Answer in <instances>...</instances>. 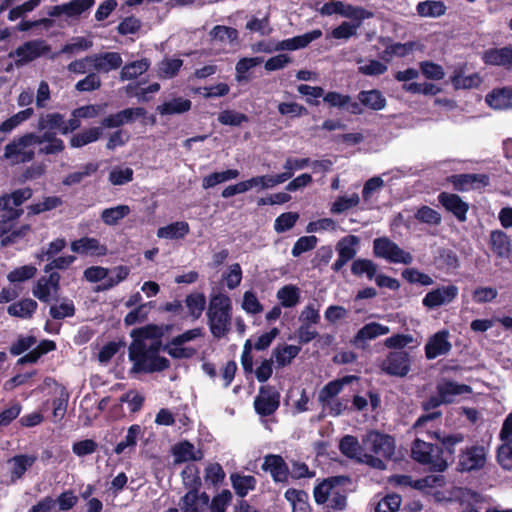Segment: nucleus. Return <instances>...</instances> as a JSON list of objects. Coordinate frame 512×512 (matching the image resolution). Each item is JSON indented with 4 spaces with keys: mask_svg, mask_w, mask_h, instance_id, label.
<instances>
[{
    "mask_svg": "<svg viewBox=\"0 0 512 512\" xmlns=\"http://www.w3.org/2000/svg\"><path fill=\"white\" fill-rule=\"evenodd\" d=\"M350 481L348 476L338 475L323 479L313 489L314 500L318 505L327 504L333 511H343L347 506V494L344 488Z\"/></svg>",
    "mask_w": 512,
    "mask_h": 512,
    "instance_id": "nucleus-1",
    "label": "nucleus"
},
{
    "mask_svg": "<svg viewBox=\"0 0 512 512\" xmlns=\"http://www.w3.org/2000/svg\"><path fill=\"white\" fill-rule=\"evenodd\" d=\"M232 305L230 298L223 293L213 295L210 299L207 319L211 334L223 338L230 330Z\"/></svg>",
    "mask_w": 512,
    "mask_h": 512,
    "instance_id": "nucleus-2",
    "label": "nucleus"
},
{
    "mask_svg": "<svg viewBox=\"0 0 512 512\" xmlns=\"http://www.w3.org/2000/svg\"><path fill=\"white\" fill-rule=\"evenodd\" d=\"M36 139L34 132H27L21 136L14 137L5 146L3 158L10 161L12 165L32 161L35 157Z\"/></svg>",
    "mask_w": 512,
    "mask_h": 512,
    "instance_id": "nucleus-3",
    "label": "nucleus"
},
{
    "mask_svg": "<svg viewBox=\"0 0 512 512\" xmlns=\"http://www.w3.org/2000/svg\"><path fill=\"white\" fill-rule=\"evenodd\" d=\"M363 449L357 437L352 435L343 436L339 442V450L345 457L356 460L359 463H365L378 470L386 469V464L383 459L374 457L372 454L363 453Z\"/></svg>",
    "mask_w": 512,
    "mask_h": 512,
    "instance_id": "nucleus-4",
    "label": "nucleus"
},
{
    "mask_svg": "<svg viewBox=\"0 0 512 512\" xmlns=\"http://www.w3.org/2000/svg\"><path fill=\"white\" fill-rule=\"evenodd\" d=\"M363 448L375 454L380 459L390 460L395 453L394 437L381 433L377 430H370L362 437Z\"/></svg>",
    "mask_w": 512,
    "mask_h": 512,
    "instance_id": "nucleus-5",
    "label": "nucleus"
},
{
    "mask_svg": "<svg viewBox=\"0 0 512 512\" xmlns=\"http://www.w3.org/2000/svg\"><path fill=\"white\" fill-rule=\"evenodd\" d=\"M435 438L438 440L436 453V472H443L447 469L449 463L455 459L456 445L462 443L465 439L462 433H455L441 436L435 432Z\"/></svg>",
    "mask_w": 512,
    "mask_h": 512,
    "instance_id": "nucleus-6",
    "label": "nucleus"
},
{
    "mask_svg": "<svg viewBox=\"0 0 512 512\" xmlns=\"http://www.w3.org/2000/svg\"><path fill=\"white\" fill-rule=\"evenodd\" d=\"M373 254L377 258H383L390 263L409 265L413 257L404 251L399 245L388 237H378L373 241Z\"/></svg>",
    "mask_w": 512,
    "mask_h": 512,
    "instance_id": "nucleus-7",
    "label": "nucleus"
},
{
    "mask_svg": "<svg viewBox=\"0 0 512 512\" xmlns=\"http://www.w3.org/2000/svg\"><path fill=\"white\" fill-rule=\"evenodd\" d=\"M412 359L407 351H390L379 364L383 373L393 377H406L411 371Z\"/></svg>",
    "mask_w": 512,
    "mask_h": 512,
    "instance_id": "nucleus-8",
    "label": "nucleus"
},
{
    "mask_svg": "<svg viewBox=\"0 0 512 512\" xmlns=\"http://www.w3.org/2000/svg\"><path fill=\"white\" fill-rule=\"evenodd\" d=\"M50 51V46L46 41L42 39H35L24 42L22 45L17 47L14 51L9 53V57H17L15 60V66L20 68L27 63L34 61L42 55L47 54Z\"/></svg>",
    "mask_w": 512,
    "mask_h": 512,
    "instance_id": "nucleus-9",
    "label": "nucleus"
},
{
    "mask_svg": "<svg viewBox=\"0 0 512 512\" xmlns=\"http://www.w3.org/2000/svg\"><path fill=\"white\" fill-rule=\"evenodd\" d=\"M458 458L457 470L461 473H469L484 468L487 461V453L484 446L472 445L461 450Z\"/></svg>",
    "mask_w": 512,
    "mask_h": 512,
    "instance_id": "nucleus-10",
    "label": "nucleus"
},
{
    "mask_svg": "<svg viewBox=\"0 0 512 512\" xmlns=\"http://www.w3.org/2000/svg\"><path fill=\"white\" fill-rule=\"evenodd\" d=\"M280 406V393L272 386H261L254 400L255 411L262 417H268Z\"/></svg>",
    "mask_w": 512,
    "mask_h": 512,
    "instance_id": "nucleus-11",
    "label": "nucleus"
},
{
    "mask_svg": "<svg viewBox=\"0 0 512 512\" xmlns=\"http://www.w3.org/2000/svg\"><path fill=\"white\" fill-rule=\"evenodd\" d=\"M447 181L453 186L454 190L459 192L478 190L490 184V178L487 174L477 173L453 174L447 177Z\"/></svg>",
    "mask_w": 512,
    "mask_h": 512,
    "instance_id": "nucleus-12",
    "label": "nucleus"
},
{
    "mask_svg": "<svg viewBox=\"0 0 512 512\" xmlns=\"http://www.w3.org/2000/svg\"><path fill=\"white\" fill-rule=\"evenodd\" d=\"M261 469L269 473L275 483H288L289 481V466L279 454L265 455Z\"/></svg>",
    "mask_w": 512,
    "mask_h": 512,
    "instance_id": "nucleus-13",
    "label": "nucleus"
},
{
    "mask_svg": "<svg viewBox=\"0 0 512 512\" xmlns=\"http://www.w3.org/2000/svg\"><path fill=\"white\" fill-rule=\"evenodd\" d=\"M458 292L459 289L454 284L437 287L424 296L422 304L428 309H434L451 303L458 296Z\"/></svg>",
    "mask_w": 512,
    "mask_h": 512,
    "instance_id": "nucleus-14",
    "label": "nucleus"
},
{
    "mask_svg": "<svg viewBox=\"0 0 512 512\" xmlns=\"http://www.w3.org/2000/svg\"><path fill=\"white\" fill-rule=\"evenodd\" d=\"M437 445L415 439L411 447V457L418 463L425 465L429 470L436 472Z\"/></svg>",
    "mask_w": 512,
    "mask_h": 512,
    "instance_id": "nucleus-15",
    "label": "nucleus"
},
{
    "mask_svg": "<svg viewBox=\"0 0 512 512\" xmlns=\"http://www.w3.org/2000/svg\"><path fill=\"white\" fill-rule=\"evenodd\" d=\"M95 4V0H71L67 3L55 5L49 8L47 14L50 17L65 15L68 18H78L89 11Z\"/></svg>",
    "mask_w": 512,
    "mask_h": 512,
    "instance_id": "nucleus-16",
    "label": "nucleus"
},
{
    "mask_svg": "<svg viewBox=\"0 0 512 512\" xmlns=\"http://www.w3.org/2000/svg\"><path fill=\"white\" fill-rule=\"evenodd\" d=\"M438 202L449 213H451L459 222L467 220L469 204L462 200L458 194L441 192L438 195Z\"/></svg>",
    "mask_w": 512,
    "mask_h": 512,
    "instance_id": "nucleus-17",
    "label": "nucleus"
},
{
    "mask_svg": "<svg viewBox=\"0 0 512 512\" xmlns=\"http://www.w3.org/2000/svg\"><path fill=\"white\" fill-rule=\"evenodd\" d=\"M449 332L445 329L433 334L424 346L425 357L428 360L436 359L439 356L446 355L452 349V344L448 340Z\"/></svg>",
    "mask_w": 512,
    "mask_h": 512,
    "instance_id": "nucleus-18",
    "label": "nucleus"
},
{
    "mask_svg": "<svg viewBox=\"0 0 512 512\" xmlns=\"http://www.w3.org/2000/svg\"><path fill=\"white\" fill-rule=\"evenodd\" d=\"M482 61L486 65L502 67L510 71L512 69V45L485 50L482 54Z\"/></svg>",
    "mask_w": 512,
    "mask_h": 512,
    "instance_id": "nucleus-19",
    "label": "nucleus"
},
{
    "mask_svg": "<svg viewBox=\"0 0 512 512\" xmlns=\"http://www.w3.org/2000/svg\"><path fill=\"white\" fill-rule=\"evenodd\" d=\"M86 60H89V64L94 70L103 73H108L120 68L123 62L118 52L94 54L86 56Z\"/></svg>",
    "mask_w": 512,
    "mask_h": 512,
    "instance_id": "nucleus-20",
    "label": "nucleus"
},
{
    "mask_svg": "<svg viewBox=\"0 0 512 512\" xmlns=\"http://www.w3.org/2000/svg\"><path fill=\"white\" fill-rule=\"evenodd\" d=\"M146 110L143 107L126 108L115 114H110L101 121L105 128H118L127 123H133L137 118L143 117Z\"/></svg>",
    "mask_w": 512,
    "mask_h": 512,
    "instance_id": "nucleus-21",
    "label": "nucleus"
},
{
    "mask_svg": "<svg viewBox=\"0 0 512 512\" xmlns=\"http://www.w3.org/2000/svg\"><path fill=\"white\" fill-rule=\"evenodd\" d=\"M161 340L153 341L149 346L142 339H133L129 346V359L133 363L140 359H147L148 356H160V350L163 351Z\"/></svg>",
    "mask_w": 512,
    "mask_h": 512,
    "instance_id": "nucleus-22",
    "label": "nucleus"
},
{
    "mask_svg": "<svg viewBox=\"0 0 512 512\" xmlns=\"http://www.w3.org/2000/svg\"><path fill=\"white\" fill-rule=\"evenodd\" d=\"M390 332V328L378 322H370L365 324L358 330L352 339V344L358 348H365L368 340H373L379 336L386 335Z\"/></svg>",
    "mask_w": 512,
    "mask_h": 512,
    "instance_id": "nucleus-23",
    "label": "nucleus"
},
{
    "mask_svg": "<svg viewBox=\"0 0 512 512\" xmlns=\"http://www.w3.org/2000/svg\"><path fill=\"white\" fill-rule=\"evenodd\" d=\"M442 404H445L440 395H432L428 397L425 401L422 402L421 407L424 411L428 412L426 414L421 415L413 424V429L416 432H419L422 427H424L428 422L438 419L442 416L441 411H433L429 412L433 409L438 408Z\"/></svg>",
    "mask_w": 512,
    "mask_h": 512,
    "instance_id": "nucleus-24",
    "label": "nucleus"
},
{
    "mask_svg": "<svg viewBox=\"0 0 512 512\" xmlns=\"http://www.w3.org/2000/svg\"><path fill=\"white\" fill-rule=\"evenodd\" d=\"M174 457V464H181L188 461H200L203 458L201 450H195V446L188 440H182L171 448Z\"/></svg>",
    "mask_w": 512,
    "mask_h": 512,
    "instance_id": "nucleus-25",
    "label": "nucleus"
},
{
    "mask_svg": "<svg viewBox=\"0 0 512 512\" xmlns=\"http://www.w3.org/2000/svg\"><path fill=\"white\" fill-rule=\"evenodd\" d=\"M436 391L445 404H451L454 397L472 392V388L467 384H459L455 381L442 379L436 386Z\"/></svg>",
    "mask_w": 512,
    "mask_h": 512,
    "instance_id": "nucleus-26",
    "label": "nucleus"
},
{
    "mask_svg": "<svg viewBox=\"0 0 512 512\" xmlns=\"http://www.w3.org/2000/svg\"><path fill=\"white\" fill-rule=\"evenodd\" d=\"M322 36V32L319 29L312 30L302 35H298L289 39L282 40L276 44L274 50H298L307 47L312 41L317 40Z\"/></svg>",
    "mask_w": 512,
    "mask_h": 512,
    "instance_id": "nucleus-27",
    "label": "nucleus"
},
{
    "mask_svg": "<svg viewBox=\"0 0 512 512\" xmlns=\"http://www.w3.org/2000/svg\"><path fill=\"white\" fill-rule=\"evenodd\" d=\"M36 461L37 457L35 455L29 454H18L10 458L8 460V463L11 465V483H16L19 479H21L26 473V471L30 469L35 464Z\"/></svg>",
    "mask_w": 512,
    "mask_h": 512,
    "instance_id": "nucleus-28",
    "label": "nucleus"
},
{
    "mask_svg": "<svg viewBox=\"0 0 512 512\" xmlns=\"http://www.w3.org/2000/svg\"><path fill=\"white\" fill-rule=\"evenodd\" d=\"M71 250L78 254H91L93 256H105L107 247L96 238L82 237L71 243Z\"/></svg>",
    "mask_w": 512,
    "mask_h": 512,
    "instance_id": "nucleus-29",
    "label": "nucleus"
},
{
    "mask_svg": "<svg viewBox=\"0 0 512 512\" xmlns=\"http://www.w3.org/2000/svg\"><path fill=\"white\" fill-rule=\"evenodd\" d=\"M33 196L30 187L16 189L11 193H4L0 196V212L9 209H21L20 206Z\"/></svg>",
    "mask_w": 512,
    "mask_h": 512,
    "instance_id": "nucleus-30",
    "label": "nucleus"
},
{
    "mask_svg": "<svg viewBox=\"0 0 512 512\" xmlns=\"http://www.w3.org/2000/svg\"><path fill=\"white\" fill-rule=\"evenodd\" d=\"M489 247L501 259L508 258L512 252L511 239L502 230H493L489 237Z\"/></svg>",
    "mask_w": 512,
    "mask_h": 512,
    "instance_id": "nucleus-31",
    "label": "nucleus"
},
{
    "mask_svg": "<svg viewBox=\"0 0 512 512\" xmlns=\"http://www.w3.org/2000/svg\"><path fill=\"white\" fill-rule=\"evenodd\" d=\"M170 367V361L163 356H148L133 363L134 372L154 373L162 372Z\"/></svg>",
    "mask_w": 512,
    "mask_h": 512,
    "instance_id": "nucleus-32",
    "label": "nucleus"
},
{
    "mask_svg": "<svg viewBox=\"0 0 512 512\" xmlns=\"http://www.w3.org/2000/svg\"><path fill=\"white\" fill-rule=\"evenodd\" d=\"M487 104L493 109H508L512 107V88L502 87L493 89L486 95Z\"/></svg>",
    "mask_w": 512,
    "mask_h": 512,
    "instance_id": "nucleus-33",
    "label": "nucleus"
},
{
    "mask_svg": "<svg viewBox=\"0 0 512 512\" xmlns=\"http://www.w3.org/2000/svg\"><path fill=\"white\" fill-rule=\"evenodd\" d=\"M38 303L31 298H23L7 307V313L10 316L31 319L37 311Z\"/></svg>",
    "mask_w": 512,
    "mask_h": 512,
    "instance_id": "nucleus-34",
    "label": "nucleus"
},
{
    "mask_svg": "<svg viewBox=\"0 0 512 512\" xmlns=\"http://www.w3.org/2000/svg\"><path fill=\"white\" fill-rule=\"evenodd\" d=\"M450 80L456 90L477 88L482 83V79L478 73L464 76L463 67L455 69Z\"/></svg>",
    "mask_w": 512,
    "mask_h": 512,
    "instance_id": "nucleus-35",
    "label": "nucleus"
},
{
    "mask_svg": "<svg viewBox=\"0 0 512 512\" xmlns=\"http://www.w3.org/2000/svg\"><path fill=\"white\" fill-rule=\"evenodd\" d=\"M358 100L363 106L374 111L384 109L387 104L386 98L378 89L360 91Z\"/></svg>",
    "mask_w": 512,
    "mask_h": 512,
    "instance_id": "nucleus-36",
    "label": "nucleus"
},
{
    "mask_svg": "<svg viewBox=\"0 0 512 512\" xmlns=\"http://www.w3.org/2000/svg\"><path fill=\"white\" fill-rule=\"evenodd\" d=\"M231 485L237 496L244 498L249 491L256 488L257 480L252 475H241L239 473H232L230 475Z\"/></svg>",
    "mask_w": 512,
    "mask_h": 512,
    "instance_id": "nucleus-37",
    "label": "nucleus"
},
{
    "mask_svg": "<svg viewBox=\"0 0 512 512\" xmlns=\"http://www.w3.org/2000/svg\"><path fill=\"white\" fill-rule=\"evenodd\" d=\"M301 347L296 345H277L273 349V357L277 368H283L289 365L294 358L298 356Z\"/></svg>",
    "mask_w": 512,
    "mask_h": 512,
    "instance_id": "nucleus-38",
    "label": "nucleus"
},
{
    "mask_svg": "<svg viewBox=\"0 0 512 512\" xmlns=\"http://www.w3.org/2000/svg\"><path fill=\"white\" fill-rule=\"evenodd\" d=\"M201 488H196V491L190 494H186L180 500L181 510L183 512H200L197 503L200 501L203 505H209L211 500L206 492H200Z\"/></svg>",
    "mask_w": 512,
    "mask_h": 512,
    "instance_id": "nucleus-39",
    "label": "nucleus"
},
{
    "mask_svg": "<svg viewBox=\"0 0 512 512\" xmlns=\"http://www.w3.org/2000/svg\"><path fill=\"white\" fill-rule=\"evenodd\" d=\"M284 497L291 503L293 512H310L309 495L306 491L289 488L285 491Z\"/></svg>",
    "mask_w": 512,
    "mask_h": 512,
    "instance_id": "nucleus-40",
    "label": "nucleus"
},
{
    "mask_svg": "<svg viewBox=\"0 0 512 512\" xmlns=\"http://www.w3.org/2000/svg\"><path fill=\"white\" fill-rule=\"evenodd\" d=\"M190 231L189 224L185 221H177L157 230V236L165 239H183Z\"/></svg>",
    "mask_w": 512,
    "mask_h": 512,
    "instance_id": "nucleus-41",
    "label": "nucleus"
},
{
    "mask_svg": "<svg viewBox=\"0 0 512 512\" xmlns=\"http://www.w3.org/2000/svg\"><path fill=\"white\" fill-rule=\"evenodd\" d=\"M192 102L189 99L176 97L157 107V111L161 115L182 114L191 109Z\"/></svg>",
    "mask_w": 512,
    "mask_h": 512,
    "instance_id": "nucleus-42",
    "label": "nucleus"
},
{
    "mask_svg": "<svg viewBox=\"0 0 512 512\" xmlns=\"http://www.w3.org/2000/svg\"><path fill=\"white\" fill-rule=\"evenodd\" d=\"M182 484L188 489L187 492L194 493L196 488L202 487L200 469L195 464H187L181 472Z\"/></svg>",
    "mask_w": 512,
    "mask_h": 512,
    "instance_id": "nucleus-43",
    "label": "nucleus"
},
{
    "mask_svg": "<svg viewBox=\"0 0 512 512\" xmlns=\"http://www.w3.org/2000/svg\"><path fill=\"white\" fill-rule=\"evenodd\" d=\"M447 7L442 1L425 0L416 6L417 14L421 17L438 18L446 13Z\"/></svg>",
    "mask_w": 512,
    "mask_h": 512,
    "instance_id": "nucleus-44",
    "label": "nucleus"
},
{
    "mask_svg": "<svg viewBox=\"0 0 512 512\" xmlns=\"http://www.w3.org/2000/svg\"><path fill=\"white\" fill-rule=\"evenodd\" d=\"M185 305L188 309L189 316L193 320H197L202 316L206 308V297L202 292H193L186 296Z\"/></svg>",
    "mask_w": 512,
    "mask_h": 512,
    "instance_id": "nucleus-45",
    "label": "nucleus"
},
{
    "mask_svg": "<svg viewBox=\"0 0 512 512\" xmlns=\"http://www.w3.org/2000/svg\"><path fill=\"white\" fill-rule=\"evenodd\" d=\"M292 177V172H283L276 175H261L250 178L252 188L260 186L262 189L272 188L278 184L284 183Z\"/></svg>",
    "mask_w": 512,
    "mask_h": 512,
    "instance_id": "nucleus-46",
    "label": "nucleus"
},
{
    "mask_svg": "<svg viewBox=\"0 0 512 512\" xmlns=\"http://www.w3.org/2000/svg\"><path fill=\"white\" fill-rule=\"evenodd\" d=\"M413 49H414V42H406V43L396 42V43L387 45L380 57L385 62H390L394 56L403 58V57L407 56Z\"/></svg>",
    "mask_w": 512,
    "mask_h": 512,
    "instance_id": "nucleus-47",
    "label": "nucleus"
},
{
    "mask_svg": "<svg viewBox=\"0 0 512 512\" xmlns=\"http://www.w3.org/2000/svg\"><path fill=\"white\" fill-rule=\"evenodd\" d=\"M64 124V115L58 112L54 113H42L39 116L37 122V130L42 131V129L47 130H56L61 133L62 125Z\"/></svg>",
    "mask_w": 512,
    "mask_h": 512,
    "instance_id": "nucleus-48",
    "label": "nucleus"
},
{
    "mask_svg": "<svg viewBox=\"0 0 512 512\" xmlns=\"http://www.w3.org/2000/svg\"><path fill=\"white\" fill-rule=\"evenodd\" d=\"M149 66L150 63L146 58L128 63L122 67L120 78L121 80L135 79L145 73L149 69Z\"/></svg>",
    "mask_w": 512,
    "mask_h": 512,
    "instance_id": "nucleus-49",
    "label": "nucleus"
},
{
    "mask_svg": "<svg viewBox=\"0 0 512 512\" xmlns=\"http://www.w3.org/2000/svg\"><path fill=\"white\" fill-rule=\"evenodd\" d=\"M101 135L102 129L100 127H92L73 135L70 139V145L74 148H80L97 141Z\"/></svg>",
    "mask_w": 512,
    "mask_h": 512,
    "instance_id": "nucleus-50",
    "label": "nucleus"
},
{
    "mask_svg": "<svg viewBox=\"0 0 512 512\" xmlns=\"http://www.w3.org/2000/svg\"><path fill=\"white\" fill-rule=\"evenodd\" d=\"M237 169H227L221 172H213L203 178L202 187L204 189L212 188L220 183L236 179L239 176Z\"/></svg>",
    "mask_w": 512,
    "mask_h": 512,
    "instance_id": "nucleus-51",
    "label": "nucleus"
},
{
    "mask_svg": "<svg viewBox=\"0 0 512 512\" xmlns=\"http://www.w3.org/2000/svg\"><path fill=\"white\" fill-rule=\"evenodd\" d=\"M128 205H118L116 207L106 208L101 212V220L109 226L117 225L120 220L130 214Z\"/></svg>",
    "mask_w": 512,
    "mask_h": 512,
    "instance_id": "nucleus-52",
    "label": "nucleus"
},
{
    "mask_svg": "<svg viewBox=\"0 0 512 512\" xmlns=\"http://www.w3.org/2000/svg\"><path fill=\"white\" fill-rule=\"evenodd\" d=\"M0 214V238L8 234L23 215V209L2 210Z\"/></svg>",
    "mask_w": 512,
    "mask_h": 512,
    "instance_id": "nucleus-53",
    "label": "nucleus"
},
{
    "mask_svg": "<svg viewBox=\"0 0 512 512\" xmlns=\"http://www.w3.org/2000/svg\"><path fill=\"white\" fill-rule=\"evenodd\" d=\"M277 298L285 308L296 306L300 300V290L294 285H285L277 291Z\"/></svg>",
    "mask_w": 512,
    "mask_h": 512,
    "instance_id": "nucleus-54",
    "label": "nucleus"
},
{
    "mask_svg": "<svg viewBox=\"0 0 512 512\" xmlns=\"http://www.w3.org/2000/svg\"><path fill=\"white\" fill-rule=\"evenodd\" d=\"M63 204L59 196L44 197L41 202L31 204L27 207L29 215H39L41 213L54 210Z\"/></svg>",
    "mask_w": 512,
    "mask_h": 512,
    "instance_id": "nucleus-55",
    "label": "nucleus"
},
{
    "mask_svg": "<svg viewBox=\"0 0 512 512\" xmlns=\"http://www.w3.org/2000/svg\"><path fill=\"white\" fill-rule=\"evenodd\" d=\"M377 268L378 266L372 260L358 258L351 265V273L358 277L365 274L369 280H372L376 276Z\"/></svg>",
    "mask_w": 512,
    "mask_h": 512,
    "instance_id": "nucleus-56",
    "label": "nucleus"
},
{
    "mask_svg": "<svg viewBox=\"0 0 512 512\" xmlns=\"http://www.w3.org/2000/svg\"><path fill=\"white\" fill-rule=\"evenodd\" d=\"M341 16L351 19V23H359L360 27L365 19L373 18L374 13L363 7L353 6L351 4L344 3V8H342Z\"/></svg>",
    "mask_w": 512,
    "mask_h": 512,
    "instance_id": "nucleus-57",
    "label": "nucleus"
},
{
    "mask_svg": "<svg viewBox=\"0 0 512 512\" xmlns=\"http://www.w3.org/2000/svg\"><path fill=\"white\" fill-rule=\"evenodd\" d=\"M163 335V327L156 324H148L144 327L136 328L131 332L133 339H142L144 342L146 339H152L153 341L160 340Z\"/></svg>",
    "mask_w": 512,
    "mask_h": 512,
    "instance_id": "nucleus-58",
    "label": "nucleus"
},
{
    "mask_svg": "<svg viewBox=\"0 0 512 512\" xmlns=\"http://www.w3.org/2000/svg\"><path fill=\"white\" fill-rule=\"evenodd\" d=\"M141 434V426L138 424L131 425L128 428L127 434L124 440L117 443L114 448V452L117 455L124 453L127 448H135L137 445V439Z\"/></svg>",
    "mask_w": 512,
    "mask_h": 512,
    "instance_id": "nucleus-59",
    "label": "nucleus"
},
{
    "mask_svg": "<svg viewBox=\"0 0 512 512\" xmlns=\"http://www.w3.org/2000/svg\"><path fill=\"white\" fill-rule=\"evenodd\" d=\"M359 243V238L354 235H350L341 239L337 245L336 250L338 256L346 259L347 261L352 260L356 255L355 245Z\"/></svg>",
    "mask_w": 512,
    "mask_h": 512,
    "instance_id": "nucleus-60",
    "label": "nucleus"
},
{
    "mask_svg": "<svg viewBox=\"0 0 512 512\" xmlns=\"http://www.w3.org/2000/svg\"><path fill=\"white\" fill-rule=\"evenodd\" d=\"M30 224H23L17 228H13L8 234L1 237L0 245L2 248L12 246L18 243L20 240L24 239L29 232H31Z\"/></svg>",
    "mask_w": 512,
    "mask_h": 512,
    "instance_id": "nucleus-61",
    "label": "nucleus"
},
{
    "mask_svg": "<svg viewBox=\"0 0 512 512\" xmlns=\"http://www.w3.org/2000/svg\"><path fill=\"white\" fill-rule=\"evenodd\" d=\"M30 224H23L17 228H13L8 234L1 237L0 245L2 248L12 246L18 243L20 240L24 239L29 232H31Z\"/></svg>",
    "mask_w": 512,
    "mask_h": 512,
    "instance_id": "nucleus-62",
    "label": "nucleus"
},
{
    "mask_svg": "<svg viewBox=\"0 0 512 512\" xmlns=\"http://www.w3.org/2000/svg\"><path fill=\"white\" fill-rule=\"evenodd\" d=\"M439 267L447 271L456 270L460 267V261L455 251L449 248H442L439 250L437 257Z\"/></svg>",
    "mask_w": 512,
    "mask_h": 512,
    "instance_id": "nucleus-63",
    "label": "nucleus"
},
{
    "mask_svg": "<svg viewBox=\"0 0 512 512\" xmlns=\"http://www.w3.org/2000/svg\"><path fill=\"white\" fill-rule=\"evenodd\" d=\"M503 443L497 449V461L507 471L512 470V439L501 440Z\"/></svg>",
    "mask_w": 512,
    "mask_h": 512,
    "instance_id": "nucleus-64",
    "label": "nucleus"
}]
</instances>
